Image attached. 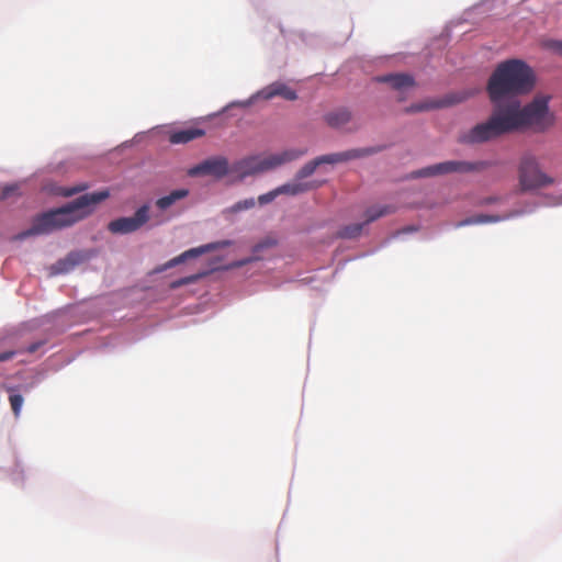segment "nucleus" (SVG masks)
<instances>
[{"instance_id": "obj_1", "label": "nucleus", "mask_w": 562, "mask_h": 562, "mask_svg": "<svg viewBox=\"0 0 562 562\" xmlns=\"http://www.w3.org/2000/svg\"><path fill=\"white\" fill-rule=\"evenodd\" d=\"M550 100L548 94H537L524 106L518 100L497 104L486 122L460 135L459 142L480 144L514 132L544 133L555 123V115L549 108Z\"/></svg>"}, {"instance_id": "obj_2", "label": "nucleus", "mask_w": 562, "mask_h": 562, "mask_svg": "<svg viewBox=\"0 0 562 562\" xmlns=\"http://www.w3.org/2000/svg\"><path fill=\"white\" fill-rule=\"evenodd\" d=\"M109 196V190L86 193L61 207L40 214L33 220L32 226L19 235V238L23 239L34 235H45L57 229L69 227L89 216L95 205L106 200Z\"/></svg>"}, {"instance_id": "obj_3", "label": "nucleus", "mask_w": 562, "mask_h": 562, "mask_svg": "<svg viewBox=\"0 0 562 562\" xmlns=\"http://www.w3.org/2000/svg\"><path fill=\"white\" fill-rule=\"evenodd\" d=\"M536 85L532 68L521 59H507L499 63L492 72L486 91L491 102L496 106L505 99H513L529 93Z\"/></svg>"}, {"instance_id": "obj_4", "label": "nucleus", "mask_w": 562, "mask_h": 562, "mask_svg": "<svg viewBox=\"0 0 562 562\" xmlns=\"http://www.w3.org/2000/svg\"><path fill=\"white\" fill-rule=\"evenodd\" d=\"M306 153L305 149H286L282 153L271 154L266 157L250 156L235 162L233 171L243 178L274 169L283 164L293 161Z\"/></svg>"}, {"instance_id": "obj_5", "label": "nucleus", "mask_w": 562, "mask_h": 562, "mask_svg": "<svg viewBox=\"0 0 562 562\" xmlns=\"http://www.w3.org/2000/svg\"><path fill=\"white\" fill-rule=\"evenodd\" d=\"M518 183L521 192H530L554 184L555 179L541 169L536 156L525 154L518 165Z\"/></svg>"}, {"instance_id": "obj_6", "label": "nucleus", "mask_w": 562, "mask_h": 562, "mask_svg": "<svg viewBox=\"0 0 562 562\" xmlns=\"http://www.w3.org/2000/svg\"><path fill=\"white\" fill-rule=\"evenodd\" d=\"M381 150V147H366V148H353L341 153H334L328 155L318 156L315 159L306 162L296 173V180H303L312 176L316 168L321 165L328 164L335 165L339 162H346L349 160L371 156Z\"/></svg>"}, {"instance_id": "obj_7", "label": "nucleus", "mask_w": 562, "mask_h": 562, "mask_svg": "<svg viewBox=\"0 0 562 562\" xmlns=\"http://www.w3.org/2000/svg\"><path fill=\"white\" fill-rule=\"evenodd\" d=\"M482 162H470L461 160H449L422 168L414 172L416 178L435 177L448 173H469L479 170Z\"/></svg>"}, {"instance_id": "obj_8", "label": "nucleus", "mask_w": 562, "mask_h": 562, "mask_svg": "<svg viewBox=\"0 0 562 562\" xmlns=\"http://www.w3.org/2000/svg\"><path fill=\"white\" fill-rule=\"evenodd\" d=\"M149 221V205L144 204L136 210L133 216L119 217L109 223L108 229L112 234H131L138 231Z\"/></svg>"}, {"instance_id": "obj_9", "label": "nucleus", "mask_w": 562, "mask_h": 562, "mask_svg": "<svg viewBox=\"0 0 562 562\" xmlns=\"http://www.w3.org/2000/svg\"><path fill=\"white\" fill-rule=\"evenodd\" d=\"M394 211H395V207L392 205L371 206L364 213L366 220L363 223L350 224V225L342 227L338 232V236L340 238H348V239L356 238L361 234L364 225L372 223L382 216L389 215V214L393 213Z\"/></svg>"}, {"instance_id": "obj_10", "label": "nucleus", "mask_w": 562, "mask_h": 562, "mask_svg": "<svg viewBox=\"0 0 562 562\" xmlns=\"http://www.w3.org/2000/svg\"><path fill=\"white\" fill-rule=\"evenodd\" d=\"M229 171L228 160L225 157L216 156L203 160L189 170V176H212L216 179L225 177Z\"/></svg>"}, {"instance_id": "obj_11", "label": "nucleus", "mask_w": 562, "mask_h": 562, "mask_svg": "<svg viewBox=\"0 0 562 562\" xmlns=\"http://www.w3.org/2000/svg\"><path fill=\"white\" fill-rule=\"evenodd\" d=\"M472 93L467 91L448 93L441 99L424 101L416 104H412L406 109V112H424L439 108L450 106L467 100Z\"/></svg>"}, {"instance_id": "obj_12", "label": "nucleus", "mask_w": 562, "mask_h": 562, "mask_svg": "<svg viewBox=\"0 0 562 562\" xmlns=\"http://www.w3.org/2000/svg\"><path fill=\"white\" fill-rule=\"evenodd\" d=\"M231 245V241L228 240H225V241H222V243H211V244H206V245H203V246H200V247H196V248H191L184 252H182L181 255L170 259L169 261H167L166 263H164L162 266L158 267L155 269V272H164L170 268H173L175 266L177 265H180L184 261H187L188 259H191V258H195L200 255H203L207 251H211V250H214V249H217L220 247H224V246H228Z\"/></svg>"}, {"instance_id": "obj_13", "label": "nucleus", "mask_w": 562, "mask_h": 562, "mask_svg": "<svg viewBox=\"0 0 562 562\" xmlns=\"http://www.w3.org/2000/svg\"><path fill=\"white\" fill-rule=\"evenodd\" d=\"M259 95L265 100H271L274 97H282L289 101H294L297 99V94L293 89L279 81L272 82L271 85L265 87L262 90H260Z\"/></svg>"}, {"instance_id": "obj_14", "label": "nucleus", "mask_w": 562, "mask_h": 562, "mask_svg": "<svg viewBox=\"0 0 562 562\" xmlns=\"http://www.w3.org/2000/svg\"><path fill=\"white\" fill-rule=\"evenodd\" d=\"M378 82L390 83L395 90H404L415 85V80L411 75L407 74H390L379 76L375 78Z\"/></svg>"}, {"instance_id": "obj_15", "label": "nucleus", "mask_w": 562, "mask_h": 562, "mask_svg": "<svg viewBox=\"0 0 562 562\" xmlns=\"http://www.w3.org/2000/svg\"><path fill=\"white\" fill-rule=\"evenodd\" d=\"M319 186L321 182L317 181L302 182L301 180H295L294 182L285 183L279 187V192H281V194L297 195L310 190L316 189Z\"/></svg>"}, {"instance_id": "obj_16", "label": "nucleus", "mask_w": 562, "mask_h": 562, "mask_svg": "<svg viewBox=\"0 0 562 562\" xmlns=\"http://www.w3.org/2000/svg\"><path fill=\"white\" fill-rule=\"evenodd\" d=\"M205 132L202 128L191 127L173 132L169 136L171 144H186L195 138L204 136Z\"/></svg>"}, {"instance_id": "obj_17", "label": "nucleus", "mask_w": 562, "mask_h": 562, "mask_svg": "<svg viewBox=\"0 0 562 562\" xmlns=\"http://www.w3.org/2000/svg\"><path fill=\"white\" fill-rule=\"evenodd\" d=\"M324 120L330 127L338 128L350 122L351 113L347 109H338L325 114Z\"/></svg>"}, {"instance_id": "obj_18", "label": "nucleus", "mask_w": 562, "mask_h": 562, "mask_svg": "<svg viewBox=\"0 0 562 562\" xmlns=\"http://www.w3.org/2000/svg\"><path fill=\"white\" fill-rule=\"evenodd\" d=\"M189 195L188 189H178L170 192L168 195L161 196L156 200V206L165 211L169 209L172 204H175L177 201L184 199Z\"/></svg>"}, {"instance_id": "obj_19", "label": "nucleus", "mask_w": 562, "mask_h": 562, "mask_svg": "<svg viewBox=\"0 0 562 562\" xmlns=\"http://www.w3.org/2000/svg\"><path fill=\"white\" fill-rule=\"evenodd\" d=\"M503 218L504 217L493 216V215H475V216H471V217H468V218L463 220L462 222H460L458 224V226L493 223V222H498V221H501Z\"/></svg>"}, {"instance_id": "obj_20", "label": "nucleus", "mask_w": 562, "mask_h": 562, "mask_svg": "<svg viewBox=\"0 0 562 562\" xmlns=\"http://www.w3.org/2000/svg\"><path fill=\"white\" fill-rule=\"evenodd\" d=\"M256 202L254 198L245 199L236 202L234 205L227 209L229 213H238L241 211L250 210L255 206Z\"/></svg>"}, {"instance_id": "obj_21", "label": "nucleus", "mask_w": 562, "mask_h": 562, "mask_svg": "<svg viewBox=\"0 0 562 562\" xmlns=\"http://www.w3.org/2000/svg\"><path fill=\"white\" fill-rule=\"evenodd\" d=\"M76 265V260L70 255L66 260L58 261L54 267V273H65Z\"/></svg>"}, {"instance_id": "obj_22", "label": "nucleus", "mask_w": 562, "mask_h": 562, "mask_svg": "<svg viewBox=\"0 0 562 562\" xmlns=\"http://www.w3.org/2000/svg\"><path fill=\"white\" fill-rule=\"evenodd\" d=\"M11 408L14 413V415L18 417L20 415L22 405H23V397L20 394H11L9 397Z\"/></svg>"}, {"instance_id": "obj_23", "label": "nucleus", "mask_w": 562, "mask_h": 562, "mask_svg": "<svg viewBox=\"0 0 562 562\" xmlns=\"http://www.w3.org/2000/svg\"><path fill=\"white\" fill-rule=\"evenodd\" d=\"M20 187L18 184L5 186L1 192V200H7L13 195L20 194Z\"/></svg>"}, {"instance_id": "obj_24", "label": "nucleus", "mask_w": 562, "mask_h": 562, "mask_svg": "<svg viewBox=\"0 0 562 562\" xmlns=\"http://www.w3.org/2000/svg\"><path fill=\"white\" fill-rule=\"evenodd\" d=\"M279 194H281V192H279V188H277L276 190H272L266 194H261L259 198H258V202L260 204H267V203H270L272 202Z\"/></svg>"}, {"instance_id": "obj_25", "label": "nucleus", "mask_w": 562, "mask_h": 562, "mask_svg": "<svg viewBox=\"0 0 562 562\" xmlns=\"http://www.w3.org/2000/svg\"><path fill=\"white\" fill-rule=\"evenodd\" d=\"M546 47L562 56V41L551 40L546 42Z\"/></svg>"}, {"instance_id": "obj_26", "label": "nucleus", "mask_w": 562, "mask_h": 562, "mask_svg": "<svg viewBox=\"0 0 562 562\" xmlns=\"http://www.w3.org/2000/svg\"><path fill=\"white\" fill-rule=\"evenodd\" d=\"M199 278H200V276H190V277L180 279V280H178V281L172 283V288H178V286H181V285H186V284L192 283V282L196 281Z\"/></svg>"}, {"instance_id": "obj_27", "label": "nucleus", "mask_w": 562, "mask_h": 562, "mask_svg": "<svg viewBox=\"0 0 562 562\" xmlns=\"http://www.w3.org/2000/svg\"><path fill=\"white\" fill-rule=\"evenodd\" d=\"M18 352H23V350H18V351L11 350V351L1 352L0 353V362H4V361L12 359Z\"/></svg>"}, {"instance_id": "obj_28", "label": "nucleus", "mask_w": 562, "mask_h": 562, "mask_svg": "<svg viewBox=\"0 0 562 562\" xmlns=\"http://www.w3.org/2000/svg\"><path fill=\"white\" fill-rule=\"evenodd\" d=\"M44 345V341L40 340V341H36V342H33L26 349L25 351L29 352V353H34L36 352L42 346ZM24 351V349H22Z\"/></svg>"}, {"instance_id": "obj_29", "label": "nucleus", "mask_w": 562, "mask_h": 562, "mask_svg": "<svg viewBox=\"0 0 562 562\" xmlns=\"http://www.w3.org/2000/svg\"><path fill=\"white\" fill-rule=\"evenodd\" d=\"M83 189H85V187H83V188L74 187V188H71V189L67 190V192L65 193V195H67V196H69V195H74V194L78 193L79 191H81V190H83Z\"/></svg>"}, {"instance_id": "obj_30", "label": "nucleus", "mask_w": 562, "mask_h": 562, "mask_svg": "<svg viewBox=\"0 0 562 562\" xmlns=\"http://www.w3.org/2000/svg\"><path fill=\"white\" fill-rule=\"evenodd\" d=\"M498 200H499L498 198H488V199H485V200H484V203H486V204L495 203V202H497Z\"/></svg>"}, {"instance_id": "obj_31", "label": "nucleus", "mask_w": 562, "mask_h": 562, "mask_svg": "<svg viewBox=\"0 0 562 562\" xmlns=\"http://www.w3.org/2000/svg\"><path fill=\"white\" fill-rule=\"evenodd\" d=\"M249 261H250V259H246V260H243V261L238 262L236 266H237V267H240V266L246 265V263H247V262H249Z\"/></svg>"}]
</instances>
